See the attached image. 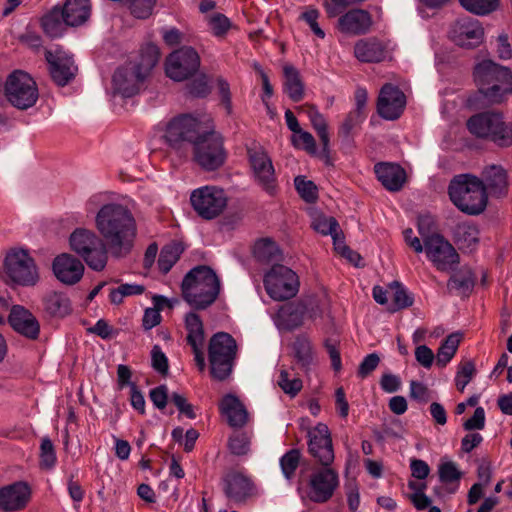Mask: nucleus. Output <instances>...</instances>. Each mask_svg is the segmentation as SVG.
<instances>
[{
    "instance_id": "nucleus-32",
    "label": "nucleus",
    "mask_w": 512,
    "mask_h": 512,
    "mask_svg": "<svg viewBox=\"0 0 512 512\" xmlns=\"http://www.w3.org/2000/svg\"><path fill=\"white\" fill-rule=\"evenodd\" d=\"M339 29L344 33L362 34L368 31L371 26L370 15L361 9H354L340 17Z\"/></svg>"
},
{
    "instance_id": "nucleus-21",
    "label": "nucleus",
    "mask_w": 512,
    "mask_h": 512,
    "mask_svg": "<svg viewBox=\"0 0 512 512\" xmlns=\"http://www.w3.org/2000/svg\"><path fill=\"white\" fill-rule=\"evenodd\" d=\"M449 35L456 45L463 48H474L482 43L484 29L478 20L464 17L452 25Z\"/></svg>"
},
{
    "instance_id": "nucleus-47",
    "label": "nucleus",
    "mask_w": 512,
    "mask_h": 512,
    "mask_svg": "<svg viewBox=\"0 0 512 512\" xmlns=\"http://www.w3.org/2000/svg\"><path fill=\"white\" fill-rule=\"evenodd\" d=\"M464 9L479 16L488 15L496 11L500 0H459Z\"/></svg>"
},
{
    "instance_id": "nucleus-26",
    "label": "nucleus",
    "mask_w": 512,
    "mask_h": 512,
    "mask_svg": "<svg viewBox=\"0 0 512 512\" xmlns=\"http://www.w3.org/2000/svg\"><path fill=\"white\" fill-rule=\"evenodd\" d=\"M438 476L443 487L435 488L434 491L437 495L444 496L458 491L463 473L455 462L443 458L438 465Z\"/></svg>"
},
{
    "instance_id": "nucleus-8",
    "label": "nucleus",
    "mask_w": 512,
    "mask_h": 512,
    "mask_svg": "<svg viewBox=\"0 0 512 512\" xmlns=\"http://www.w3.org/2000/svg\"><path fill=\"white\" fill-rule=\"evenodd\" d=\"M236 355L237 344L230 334L219 332L213 335L208 348L212 377L219 381L228 378L232 373Z\"/></svg>"
},
{
    "instance_id": "nucleus-54",
    "label": "nucleus",
    "mask_w": 512,
    "mask_h": 512,
    "mask_svg": "<svg viewBox=\"0 0 512 512\" xmlns=\"http://www.w3.org/2000/svg\"><path fill=\"white\" fill-rule=\"evenodd\" d=\"M144 292V286L139 284H121L116 289L111 290L109 298L113 304L122 303L127 296L140 295Z\"/></svg>"
},
{
    "instance_id": "nucleus-61",
    "label": "nucleus",
    "mask_w": 512,
    "mask_h": 512,
    "mask_svg": "<svg viewBox=\"0 0 512 512\" xmlns=\"http://www.w3.org/2000/svg\"><path fill=\"white\" fill-rule=\"evenodd\" d=\"M151 361L152 367L161 374H166L168 372V358L160 348V346L155 345L151 350Z\"/></svg>"
},
{
    "instance_id": "nucleus-7",
    "label": "nucleus",
    "mask_w": 512,
    "mask_h": 512,
    "mask_svg": "<svg viewBox=\"0 0 512 512\" xmlns=\"http://www.w3.org/2000/svg\"><path fill=\"white\" fill-rule=\"evenodd\" d=\"M339 486V475L330 466L313 470L306 478L300 480L298 493L305 502L323 504L328 502Z\"/></svg>"
},
{
    "instance_id": "nucleus-55",
    "label": "nucleus",
    "mask_w": 512,
    "mask_h": 512,
    "mask_svg": "<svg viewBox=\"0 0 512 512\" xmlns=\"http://www.w3.org/2000/svg\"><path fill=\"white\" fill-rule=\"evenodd\" d=\"M475 373L476 369L472 361H465L460 363L455 376V385L457 389L463 392L467 384L474 377Z\"/></svg>"
},
{
    "instance_id": "nucleus-33",
    "label": "nucleus",
    "mask_w": 512,
    "mask_h": 512,
    "mask_svg": "<svg viewBox=\"0 0 512 512\" xmlns=\"http://www.w3.org/2000/svg\"><path fill=\"white\" fill-rule=\"evenodd\" d=\"M60 11L66 25L79 26L90 16L89 0H67Z\"/></svg>"
},
{
    "instance_id": "nucleus-59",
    "label": "nucleus",
    "mask_w": 512,
    "mask_h": 512,
    "mask_svg": "<svg viewBox=\"0 0 512 512\" xmlns=\"http://www.w3.org/2000/svg\"><path fill=\"white\" fill-rule=\"evenodd\" d=\"M319 16L320 13L317 9L309 7L301 13L300 19L310 27L311 31L318 38L323 39L325 37V32L318 24Z\"/></svg>"
},
{
    "instance_id": "nucleus-62",
    "label": "nucleus",
    "mask_w": 512,
    "mask_h": 512,
    "mask_svg": "<svg viewBox=\"0 0 512 512\" xmlns=\"http://www.w3.org/2000/svg\"><path fill=\"white\" fill-rule=\"evenodd\" d=\"M334 248L341 256L346 258L353 265H360L361 256L357 252L347 247L341 237L335 238Z\"/></svg>"
},
{
    "instance_id": "nucleus-30",
    "label": "nucleus",
    "mask_w": 512,
    "mask_h": 512,
    "mask_svg": "<svg viewBox=\"0 0 512 512\" xmlns=\"http://www.w3.org/2000/svg\"><path fill=\"white\" fill-rule=\"evenodd\" d=\"M355 57L361 62H381L389 58V51L381 41L370 38L355 44Z\"/></svg>"
},
{
    "instance_id": "nucleus-14",
    "label": "nucleus",
    "mask_w": 512,
    "mask_h": 512,
    "mask_svg": "<svg viewBox=\"0 0 512 512\" xmlns=\"http://www.w3.org/2000/svg\"><path fill=\"white\" fill-rule=\"evenodd\" d=\"M248 158L254 180L269 194L276 191V176L272 160L259 144L248 147Z\"/></svg>"
},
{
    "instance_id": "nucleus-43",
    "label": "nucleus",
    "mask_w": 512,
    "mask_h": 512,
    "mask_svg": "<svg viewBox=\"0 0 512 512\" xmlns=\"http://www.w3.org/2000/svg\"><path fill=\"white\" fill-rule=\"evenodd\" d=\"M474 286V276L470 270H461L448 281L447 287L449 290H454L460 294H467Z\"/></svg>"
},
{
    "instance_id": "nucleus-36",
    "label": "nucleus",
    "mask_w": 512,
    "mask_h": 512,
    "mask_svg": "<svg viewBox=\"0 0 512 512\" xmlns=\"http://www.w3.org/2000/svg\"><path fill=\"white\" fill-rule=\"evenodd\" d=\"M284 71V92L294 102H299L304 97V85L301 81L298 70L291 66L285 65Z\"/></svg>"
},
{
    "instance_id": "nucleus-51",
    "label": "nucleus",
    "mask_w": 512,
    "mask_h": 512,
    "mask_svg": "<svg viewBox=\"0 0 512 512\" xmlns=\"http://www.w3.org/2000/svg\"><path fill=\"white\" fill-rule=\"evenodd\" d=\"M300 459L301 453L298 449H291L280 458L279 463L281 471L287 480H291L293 478L295 471L299 466Z\"/></svg>"
},
{
    "instance_id": "nucleus-48",
    "label": "nucleus",
    "mask_w": 512,
    "mask_h": 512,
    "mask_svg": "<svg viewBox=\"0 0 512 512\" xmlns=\"http://www.w3.org/2000/svg\"><path fill=\"white\" fill-rule=\"evenodd\" d=\"M294 356L297 362L308 368L313 362V349L310 341L305 337H298L293 344Z\"/></svg>"
},
{
    "instance_id": "nucleus-38",
    "label": "nucleus",
    "mask_w": 512,
    "mask_h": 512,
    "mask_svg": "<svg viewBox=\"0 0 512 512\" xmlns=\"http://www.w3.org/2000/svg\"><path fill=\"white\" fill-rule=\"evenodd\" d=\"M185 327L187 330V341L192 347L203 346L204 328L199 315L190 312L185 317Z\"/></svg>"
},
{
    "instance_id": "nucleus-18",
    "label": "nucleus",
    "mask_w": 512,
    "mask_h": 512,
    "mask_svg": "<svg viewBox=\"0 0 512 512\" xmlns=\"http://www.w3.org/2000/svg\"><path fill=\"white\" fill-rule=\"evenodd\" d=\"M146 76L138 65L130 61L115 71L112 78L113 91L123 97H131L138 93Z\"/></svg>"
},
{
    "instance_id": "nucleus-56",
    "label": "nucleus",
    "mask_w": 512,
    "mask_h": 512,
    "mask_svg": "<svg viewBox=\"0 0 512 512\" xmlns=\"http://www.w3.org/2000/svg\"><path fill=\"white\" fill-rule=\"evenodd\" d=\"M291 141L296 148L303 149L311 155H315L317 152L315 139L307 131L300 129L292 135Z\"/></svg>"
},
{
    "instance_id": "nucleus-52",
    "label": "nucleus",
    "mask_w": 512,
    "mask_h": 512,
    "mask_svg": "<svg viewBox=\"0 0 512 512\" xmlns=\"http://www.w3.org/2000/svg\"><path fill=\"white\" fill-rule=\"evenodd\" d=\"M206 22L210 31L216 37H222L231 28V21L221 13H212L206 16Z\"/></svg>"
},
{
    "instance_id": "nucleus-11",
    "label": "nucleus",
    "mask_w": 512,
    "mask_h": 512,
    "mask_svg": "<svg viewBox=\"0 0 512 512\" xmlns=\"http://www.w3.org/2000/svg\"><path fill=\"white\" fill-rule=\"evenodd\" d=\"M226 156L223 139L214 131L200 134L193 143L194 161L206 171H214L221 167Z\"/></svg>"
},
{
    "instance_id": "nucleus-63",
    "label": "nucleus",
    "mask_w": 512,
    "mask_h": 512,
    "mask_svg": "<svg viewBox=\"0 0 512 512\" xmlns=\"http://www.w3.org/2000/svg\"><path fill=\"white\" fill-rule=\"evenodd\" d=\"M415 359L424 368L429 369L433 365L436 356L426 345H418L415 349Z\"/></svg>"
},
{
    "instance_id": "nucleus-46",
    "label": "nucleus",
    "mask_w": 512,
    "mask_h": 512,
    "mask_svg": "<svg viewBox=\"0 0 512 512\" xmlns=\"http://www.w3.org/2000/svg\"><path fill=\"white\" fill-rule=\"evenodd\" d=\"M61 17L60 9L54 8L42 18V27L48 36L56 38L62 35L65 22L60 19Z\"/></svg>"
},
{
    "instance_id": "nucleus-60",
    "label": "nucleus",
    "mask_w": 512,
    "mask_h": 512,
    "mask_svg": "<svg viewBox=\"0 0 512 512\" xmlns=\"http://www.w3.org/2000/svg\"><path fill=\"white\" fill-rule=\"evenodd\" d=\"M296 190L300 196L307 202H312L317 198V188L312 181L298 176L294 180Z\"/></svg>"
},
{
    "instance_id": "nucleus-16",
    "label": "nucleus",
    "mask_w": 512,
    "mask_h": 512,
    "mask_svg": "<svg viewBox=\"0 0 512 512\" xmlns=\"http://www.w3.org/2000/svg\"><path fill=\"white\" fill-rule=\"evenodd\" d=\"M200 129V123L196 118L191 115H181L165 124L162 138L172 147H176L183 141L194 143L200 135Z\"/></svg>"
},
{
    "instance_id": "nucleus-64",
    "label": "nucleus",
    "mask_w": 512,
    "mask_h": 512,
    "mask_svg": "<svg viewBox=\"0 0 512 512\" xmlns=\"http://www.w3.org/2000/svg\"><path fill=\"white\" fill-rule=\"evenodd\" d=\"M380 362V358L377 354L371 353L367 355L361 362L358 375L362 378L368 376L373 370H375Z\"/></svg>"
},
{
    "instance_id": "nucleus-44",
    "label": "nucleus",
    "mask_w": 512,
    "mask_h": 512,
    "mask_svg": "<svg viewBox=\"0 0 512 512\" xmlns=\"http://www.w3.org/2000/svg\"><path fill=\"white\" fill-rule=\"evenodd\" d=\"M457 242L465 248H473L479 241V231L475 225L469 223H461L457 225L455 230Z\"/></svg>"
},
{
    "instance_id": "nucleus-3",
    "label": "nucleus",
    "mask_w": 512,
    "mask_h": 512,
    "mask_svg": "<svg viewBox=\"0 0 512 512\" xmlns=\"http://www.w3.org/2000/svg\"><path fill=\"white\" fill-rule=\"evenodd\" d=\"M479 92L489 103H501L512 93V72L491 60H483L474 69Z\"/></svg>"
},
{
    "instance_id": "nucleus-15",
    "label": "nucleus",
    "mask_w": 512,
    "mask_h": 512,
    "mask_svg": "<svg viewBox=\"0 0 512 512\" xmlns=\"http://www.w3.org/2000/svg\"><path fill=\"white\" fill-rule=\"evenodd\" d=\"M200 57L192 47H182L172 52L166 61V74L174 81H183L195 74Z\"/></svg>"
},
{
    "instance_id": "nucleus-1",
    "label": "nucleus",
    "mask_w": 512,
    "mask_h": 512,
    "mask_svg": "<svg viewBox=\"0 0 512 512\" xmlns=\"http://www.w3.org/2000/svg\"><path fill=\"white\" fill-rule=\"evenodd\" d=\"M95 228L114 256L122 257L130 252L137 228L134 215L128 205L121 203L102 205L95 215Z\"/></svg>"
},
{
    "instance_id": "nucleus-6",
    "label": "nucleus",
    "mask_w": 512,
    "mask_h": 512,
    "mask_svg": "<svg viewBox=\"0 0 512 512\" xmlns=\"http://www.w3.org/2000/svg\"><path fill=\"white\" fill-rule=\"evenodd\" d=\"M466 126L476 138L489 140L499 147H512V122L506 121L502 113H477L467 120Z\"/></svg>"
},
{
    "instance_id": "nucleus-20",
    "label": "nucleus",
    "mask_w": 512,
    "mask_h": 512,
    "mask_svg": "<svg viewBox=\"0 0 512 512\" xmlns=\"http://www.w3.org/2000/svg\"><path fill=\"white\" fill-rule=\"evenodd\" d=\"M51 270L54 277L60 283L72 286L82 279L85 267L76 256L64 252L54 257L51 263Z\"/></svg>"
},
{
    "instance_id": "nucleus-19",
    "label": "nucleus",
    "mask_w": 512,
    "mask_h": 512,
    "mask_svg": "<svg viewBox=\"0 0 512 512\" xmlns=\"http://www.w3.org/2000/svg\"><path fill=\"white\" fill-rule=\"evenodd\" d=\"M310 455L322 466H330L334 461L332 439L327 425L317 424L308 431Z\"/></svg>"
},
{
    "instance_id": "nucleus-45",
    "label": "nucleus",
    "mask_w": 512,
    "mask_h": 512,
    "mask_svg": "<svg viewBox=\"0 0 512 512\" xmlns=\"http://www.w3.org/2000/svg\"><path fill=\"white\" fill-rule=\"evenodd\" d=\"M277 384L283 392L290 397H295L302 389V380L296 377L291 371L281 368Z\"/></svg>"
},
{
    "instance_id": "nucleus-31",
    "label": "nucleus",
    "mask_w": 512,
    "mask_h": 512,
    "mask_svg": "<svg viewBox=\"0 0 512 512\" xmlns=\"http://www.w3.org/2000/svg\"><path fill=\"white\" fill-rule=\"evenodd\" d=\"M375 173L378 180L389 191H398L402 188L406 173L397 164L380 163L375 166Z\"/></svg>"
},
{
    "instance_id": "nucleus-22",
    "label": "nucleus",
    "mask_w": 512,
    "mask_h": 512,
    "mask_svg": "<svg viewBox=\"0 0 512 512\" xmlns=\"http://www.w3.org/2000/svg\"><path fill=\"white\" fill-rule=\"evenodd\" d=\"M406 105L404 93L396 86L386 84L382 87L378 97L377 110L386 120H395L400 117Z\"/></svg>"
},
{
    "instance_id": "nucleus-13",
    "label": "nucleus",
    "mask_w": 512,
    "mask_h": 512,
    "mask_svg": "<svg viewBox=\"0 0 512 512\" xmlns=\"http://www.w3.org/2000/svg\"><path fill=\"white\" fill-rule=\"evenodd\" d=\"M190 202L195 212L203 219L218 217L227 207L225 191L216 186H203L192 191Z\"/></svg>"
},
{
    "instance_id": "nucleus-28",
    "label": "nucleus",
    "mask_w": 512,
    "mask_h": 512,
    "mask_svg": "<svg viewBox=\"0 0 512 512\" xmlns=\"http://www.w3.org/2000/svg\"><path fill=\"white\" fill-rule=\"evenodd\" d=\"M219 409L230 426L242 427L247 423L248 412L236 395L226 394L220 401Z\"/></svg>"
},
{
    "instance_id": "nucleus-25",
    "label": "nucleus",
    "mask_w": 512,
    "mask_h": 512,
    "mask_svg": "<svg viewBox=\"0 0 512 512\" xmlns=\"http://www.w3.org/2000/svg\"><path fill=\"white\" fill-rule=\"evenodd\" d=\"M226 496L235 502H241L255 494V486L249 476L239 471L228 472L223 478Z\"/></svg>"
},
{
    "instance_id": "nucleus-34",
    "label": "nucleus",
    "mask_w": 512,
    "mask_h": 512,
    "mask_svg": "<svg viewBox=\"0 0 512 512\" xmlns=\"http://www.w3.org/2000/svg\"><path fill=\"white\" fill-rule=\"evenodd\" d=\"M482 177L486 192L488 191L491 195L497 196L505 193L507 188V175L501 166L491 165L485 168Z\"/></svg>"
},
{
    "instance_id": "nucleus-24",
    "label": "nucleus",
    "mask_w": 512,
    "mask_h": 512,
    "mask_svg": "<svg viewBox=\"0 0 512 512\" xmlns=\"http://www.w3.org/2000/svg\"><path fill=\"white\" fill-rule=\"evenodd\" d=\"M31 497L30 487L16 482L0 488V511L17 512L26 507Z\"/></svg>"
},
{
    "instance_id": "nucleus-50",
    "label": "nucleus",
    "mask_w": 512,
    "mask_h": 512,
    "mask_svg": "<svg viewBox=\"0 0 512 512\" xmlns=\"http://www.w3.org/2000/svg\"><path fill=\"white\" fill-rule=\"evenodd\" d=\"M160 52L157 45L148 43L142 50L140 61L134 62L147 75L148 72L159 62Z\"/></svg>"
},
{
    "instance_id": "nucleus-39",
    "label": "nucleus",
    "mask_w": 512,
    "mask_h": 512,
    "mask_svg": "<svg viewBox=\"0 0 512 512\" xmlns=\"http://www.w3.org/2000/svg\"><path fill=\"white\" fill-rule=\"evenodd\" d=\"M462 339L461 333L450 334L441 344L436 355V364L445 367L454 357Z\"/></svg>"
},
{
    "instance_id": "nucleus-29",
    "label": "nucleus",
    "mask_w": 512,
    "mask_h": 512,
    "mask_svg": "<svg viewBox=\"0 0 512 512\" xmlns=\"http://www.w3.org/2000/svg\"><path fill=\"white\" fill-rule=\"evenodd\" d=\"M307 306L304 303H287L280 307L274 317L280 329L292 330L299 327L304 320Z\"/></svg>"
},
{
    "instance_id": "nucleus-5",
    "label": "nucleus",
    "mask_w": 512,
    "mask_h": 512,
    "mask_svg": "<svg viewBox=\"0 0 512 512\" xmlns=\"http://www.w3.org/2000/svg\"><path fill=\"white\" fill-rule=\"evenodd\" d=\"M71 251L81 257L94 271H102L108 262V248L104 239L95 231L79 227L68 238Z\"/></svg>"
},
{
    "instance_id": "nucleus-23",
    "label": "nucleus",
    "mask_w": 512,
    "mask_h": 512,
    "mask_svg": "<svg viewBox=\"0 0 512 512\" xmlns=\"http://www.w3.org/2000/svg\"><path fill=\"white\" fill-rule=\"evenodd\" d=\"M46 60L52 79L60 86L66 85L74 76L77 67L71 56L60 49L46 51Z\"/></svg>"
},
{
    "instance_id": "nucleus-10",
    "label": "nucleus",
    "mask_w": 512,
    "mask_h": 512,
    "mask_svg": "<svg viewBox=\"0 0 512 512\" xmlns=\"http://www.w3.org/2000/svg\"><path fill=\"white\" fill-rule=\"evenodd\" d=\"M4 272L16 285L31 287L39 280V270L33 257L25 249H11L5 256Z\"/></svg>"
},
{
    "instance_id": "nucleus-4",
    "label": "nucleus",
    "mask_w": 512,
    "mask_h": 512,
    "mask_svg": "<svg viewBox=\"0 0 512 512\" xmlns=\"http://www.w3.org/2000/svg\"><path fill=\"white\" fill-rule=\"evenodd\" d=\"M449 196L461 211L478 215L487 206V192L481 179L470 174L455 176L449 184Z\"/></svg>"
},
{
    "instance_id": "nucleus-37",
    "label": "nucleus",
    "mask_w": 512,
    "mask_h": 512,
    "mask_svg": "<svg viewBox=\"0 0 512 512\" xmlns=\"http://www.w3.org/2000/svg\"><path fill=\"white\" fill-rule=\"evenodd\" d=\"M390 303L388 310L396 312L410 307L413 304V297L407 292L404 286L395 281L389 285Z\"/></svg>"
},
{
    "instance_id": "nucleus-58",
    "label": "nucleus",
    "mask_w": 512,
    "mask_h": 512,
    "mask_svg": "<svg viewBox=\"0 0 512 512\" xmlns=\"http://www.w3.org/2000/svg\"><path fill=\"white\" fill-rule=\"evenodd\" d=\"M228 446L234 455H245L250 450V437L246 433H235L230 437Z\"/></svg>"
},
{
    "instance_id": "nucleus-49",
    "label": "nucleus",
    "mask_w": 512,
    "mask_h": 512,
    "mask_svg": "<svg viewBox=\"0 0 512 512\" xmlns=\"http://www.w3.org/2000/svg\"><path fill=\"white\" fill-rule=\"evenodd\" d=\"M408 488L412 491L408 498L416 509L424 510L431 505V499L425 494L426 483L410 480Z\"/></svg>"
},
{
    "instance_id": "nucleus-35",
    "label": "nucleus",
    "mask_w": 512,
    "mask_h": 512,
    "mask_svg": "<svg viewBox=\"0 0 512 512\" xmlns=\"http://www.w3.org/2000/svg\"><path fill=\"white\" fill-rule=\"evenodd\" d=\"M45 311L53 317H65L72 312L69 297L62 292L52 291L43 298Z\"/></svg>"
},
{
    "instance_id": "nucleus-17",
    "label": "nucleus",
    "mask_w": 512,
    "mask_h": 512,
    "mask_svg": "<svg viewBox=\"0 0 512 512\" xmlns=\"http://www.w3.org/2000/svg\"><path fill=\"white\" fill-rule=\"evenodd\" d=\"M424 246L427 258L440 271H449L459 262V256L454 247L439 234L426 237Z\"/></svg>"
},
{
    "instance_id": "nucleus-57",
    "label": "nucleus",
    "mask_w": 512,
    "mask_h": 512,
    "mask_svg": "<svg viewBox=\"0 0 512 512\" xmlns=\"http://www.w3.org/2000/svg\"><path fill=\"white\" fill-rule=\"evenodd\" d=\"M56 453L49 438H43L40 445V465L45 469H52L56 464Z\"/></svg>"
},
{
    "instance_id": "nucleus-40",
    "label": "nucleus",
    "mask_w": 512,
    "mask_h": 512,
    "mask_svg": "<svg viewBox=\"0 0 512 512\" xmlns=\"http://www.w3.org/2000/svg\"><path fill=\"white\" fill-rule=\"evenodd\" d=\"M184 248L181 243L173 242L163 247L158 259L159 269L163 273L170 271L172 266L177 262Z\"/></svg>"
},
{
    "instance_id": "nucleus-9",
    "label": "nucleus",
    "mask_w": 512,
    "mask_h": 512,
    "mask_svg": "<svg viewBox=\"0 0 512 512\" xmlns=\"http://www.w3.org/2000/svg\"><path fill=\"white\" fill-rule=\"evenodd\" d=\"M39 91L35 80L23 70H14L5 80V98L15 108L26 110L34 106Z\"/></svg>"
},
{
    "instance_id": "nucleus-2",
    "label": "nucleus",
    "mask_w": 512,
    "mask_h": 512,
    "mask_svg": "<svg viewBox=\"0 0 512 512\" xmlns=\"http://www.w3.org/2000/svg\"><path fill=\"white\" fill-rule=\"evenodd\" d=\"M181 290L184 300L195 309L212 305L220 293V280L208 266H197L184 277Z\"/></svg>"
},
{
    "instance_id": "nucleus-12",
    "label": "nucleus",
    "mask_w": 512,
    "mask_h": 512,
    "mask_svg": "<svg viewBox=\"0 0 512 512\" xmlns=\"http://www.w3.org/2000/svg\"><path fill=\"white\" fill-rule=\"evenodd\" d=\"M264 286L274 300L282 301L294 297L299 290L297 274L287 266L274 265L265 274Z\"/></svg>"
},
{
    "instance_id": "nucleus-27",
    "label": "nucleus",
    "mask_w": 512,
    "mask_h": 512,
    "mask_svg": "<svg viewBox=\"0 0 512 512\" xmlns=\"http://www.w3.org/2000/svg\"><path fill=\"white\" fill-rule=\"evenodd\" d=\"M13 329L23 336L35 339L39 335L40 326L35 316L22 306H13L9 316Z\"/></svg>"
},
{
    "instance_id": "nucleus-41",
    "label": "nucleus",
    "mask_w": 512,
    "mask_h": 512,
    "mask_svg": "<svg viewBox=\"0 0 512 512\" xmlns=\"http://www.w3.org/2000/svg\"><path fill=\"white\" fill-rule=\"evenodd\" d=\"M313 229L323 235H331L333 239V244L335 243V238H340L338 233V222L333 217L325 216L321 213H315L312 216Z\"/></svg>"
},
{
    "instance_id": "nucleus-42",
    "label": "nucleus",
    "mask_w": 512,
    "mask_h": 512,
    "mask_svg": "<svg viewBox=\"0 0 512 512\" xmlns=\"http://www.w3.org/2000/svg\"><path fill=\"white\" fill-rule=\"evenodd\" d=\"M253 252L255 257L262 262H271L280 256L277 244L268 238L258 240L254 245Z\"/></svg>"
},
{
    "instance_id": "nucleus-53",
    "label": "nucleus",
    "mask_w": 512,
    "mask_h": 512,
    "mask_svg": "<svg viewBox=\"0 0 512 512\" xmlns=\"http://www.w3.org/2000/svg\"><path fill=\"white\" fill-rule=\"evenodd\" d=\"M157 0H126L124 4L128 6L132 15L139 19L148 18L154 9Z\"/></svg>"
}]
</instances>
